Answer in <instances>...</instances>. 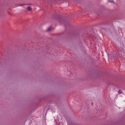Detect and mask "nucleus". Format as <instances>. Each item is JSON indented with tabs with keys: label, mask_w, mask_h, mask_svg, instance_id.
I'll list each match as a JSON object with an SVG mask.
<instances>
[{
	"label": "nucleus",
	"mask_w": 125,
	"mask_h": 125,
	"mask_svg": "<svg viewBox=\"0 0 125 125\" xmlns=\"http://www.w3.org/2000/svg\"><path fill=\"white\" fill-rule=\"evenodd\" d=\"M28 10L29 11H31L32 10V8L30 7H28Z\"/></svg>",
	"instance_id": "f257e3e1"
},
{
	"label": "nucleus",
	"mask_w": 125,
	"mask_h": 125,
	"mask_svg": "<svg viewBox=\"0 0 125 125\" xmlns=\"http://www.w3.org/2000/svg\"><path fill=\"white\" fill-rule=\"evenodd\" d=\"M51 29H52V28L51 27H50L48 28V29H47V31H50L51 30Z\"/></svg>",
	"instance_id": "f03ea898"
},
{
	"label": "nucleus",
	"mask_w": 125,
	"mask_h": 125,
	"mask_svg": "<svg viewBox=\"0 0 125 125\" xmlns=\"http://www.w3.org/2000/svg\"><path fill=\"white\" fill-rule=\"evenodd\" d=\"M119 93V94H121L122 93V91L121 90H119L118 92Z\"/></svg>",
	"instance_id": "7ed1b4c3"
},
{
	"label": "nucleus",
	"mask_w": 125,
	"mask_h": 125,
	"mask_svg": "<svg viewBox=\"0 0 125 125\" xmlns=\"http://www.w3.org/2000/svg\"><path fill=\"white\" fill-rule=\"evenodd\" d=\"M109 2H113V0H110L109 1Z\"/></svg>",
	"instance_id": "20e7f679"
}]
</instances>
